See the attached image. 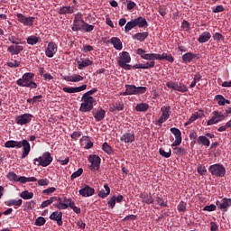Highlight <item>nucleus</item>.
<instances>
[{
	"label": "nucleus",
	"instance_id": "obj_1",
	"mask_svg": "<svg viewBox=\"0 0 231 231\" xmlns=\"http://www.w3.org/2000/svg\"><path fill=\"white\" fill-rule=\"evenodd\" d=\"M137 55H140L141 59L144 60H168V62H174V57L171 54L163 52L158 53H147V51L142 48L137 49Z\"/></svg>",
	"mask_w": 231,
	"mask_h": 231
},
{
	"label": "nucleus",
	"instance_id": "obj_2",
	"mask_svg": "<svg viewBox=\"0 0 231 231\" xmlns=\"http://www.w3.org/2000/svg\"><path fill=\"white\" fill-rule=\"evenodd\" d=\"M5 147L7 149H12L17 147V149H21V147L23 148V154L21 156L22 160H24L26 156L30 154V152L32 151V146H30V142L28 140L23 139V141H14L10 140L5 142Z\"/></svg>",
	"mask_w": 231,
	"mask_h": 231
},
{
	"label": "nucleus",
	"instance_id": "obj_3",
	"mask_svg": "<svg viewBox=\"0 0 231 231\" xmlns=\"http://www.w3.org/2000/svg\"><path fill=\"white\" fill-rule=\"evenodd\" d=\"M35 74L26 72L23 75L22 79H17L16 84L21 88H30V89H37V83L33 81Z\"/></svg>",
	"mask_w": 231,
	"mask_h": 231
},
{
	"label": "nucleus",
	"instance_id": "obj_4",
	"mask_svg": "<svg viewBox=\"0 0 231 231\" xmlns=\"http://www.w3.org/2000/svg\"><path fill=\"white\" fill-rule=\"evenodd\" d=\"M131 62V55L127 51H123L119 54V60H117V64L123 69L129 71L133 69V65H130Z\"/></svg>",
	"mask_w": 231,
	"mask_h": 231
},
{
	"label": "nucleus",
	"instance_id": "obj_5",
	"mask_svg": "<svg viewBox=\"0 0 231 231\" xmlns=\"http://www.w3.org/2000/svg\"><path fill=\"white\" fill-rule=\"evenodd\" d=\"M125 91L121 93L123 97H127L129 95H143L147 91L145 87H136L134 85H125Z\"/></svg>",
	"mask_w": 231,
	"mask_h": 231
},
{
	"label": "nucleus",
	"instance_id": "obj_6",
	"mask_svg": "<svg viewBox=\"0 0 231 231\" xmlns=\"http://www.w3.org/2000/svg\"><path fill=\"white\" fill-rule=\"evenodd\" d=\"M53 162V157H51V153L50 152H45L42 156L34 159V165H38V167H48Z\"/></svg>",
	"mask_w": 231,
	"mask_h": 231
},
{
	"label": "nucleus",
	"instance_id": "obj_7",
	"mask_svg": "<svg viewBox=\"0 0 231 231\" xmlns=\"http://www.w3.org/2000/svg\"><path fill=\"white\" fill-rule=\"evenodd\" d=\"M82 103L79 107V111L81 113H89L93 109V104H95V97H86L82 96L81 97Z\"/></svg>",
	"mask_w": 231,
	"mask_h": 231
},
{
	"label": "nucleus",
	"instance_id": "obj_8",
	"mask_svg": "<svg viewBox=\"0 0 231 231\" xmlns=\"http://www.w3.org/2000/svg\"><path fill=\"white\" fill-rule=\"evenodd\" d=\"M208 171L212 174V176H217V178H223L225 174H226L225 166L219 163L209 166Z\"/></svg>",
	"mask_w": 231,
	"mask_h": 231
},
{
	"label": "nucleus",
	"instance_id": "obj_9",
	"mask_svg": "<svg viewBox=\"0 0 231 231\" xmlns=\"http://www.w3.org/2000/svg\"><path fill=\"white\" fill-rule=\"evenodd\" d=\"M162 111V115L159 118V120L157 121V125H159L160 127H162V124L167 122V120H169L170 116H171V106H163L161 108Z\"/></svg>",
	"mask_w": 231,
	"mask_h": 231
},
{
	"label": "nucleus",
	"instance_id": "obj_10",
	"mask_svg": "<svg viewBox=\"0 0 231 231\" xmlns=\"http://www.w3.org/2000/svg\"><path fill=\"white\" fill-rule=\"evenodd\" d=\"M166 86L169 88V89H173V91H179L180 93H187V91H189V88H187L185 84L179 82L168 81Z\"/></svg>",
	"mask_w": 231,
	"mask_h": 231
},
{
	"label": "nucleus",
	"instance_id": "obj_11",
	"mask_svg": "<svg viewBox=\"0 0 231 231\" xmlns=\"http://www.w3.org/2000/svg\"><path fill=\"white\" fill-rule=\"evenodd\" d=\"M17 21L23 24V26H29V28H32L33 26V23H35V17L33 16H29L26 17L24 14L18 13L16 14Z\"/></svg>",
	"mask_w": 231,
	"mask_h": 231
},
{
	"label": "nucleus",
	"instance_id": "obj_12",
	"mask_svg": "<svg viewBox=\"0 0 231 231\" xmlns=\"http://www.w3.org/2000/svg\"><path fill=\"white\" fill-rule=\"evenodd\" d=\"M212 116L209 120H208V125H214L215 124H219V122H223L225 120L226 116L225 114L219 111H214L212 113Z\"/></svg>",
	"mask_w": 231,
	"mask_h": 231
},
{
	"label": "nucleus",
	"instance_id": "obj_13",
	"mask_svg": "<svg viewBox=\"0 0 231 231\" xmlns=\"http://www.w3.org/2000/svg\"><path fill=\"white\" fill-rule=\"evenodd\" d=\"M216 206L218 210L222 212H227L228 208L231 207V199L224 198L221 200H217Z\"/></svg>",
	"mask_w": 231,
	"mask_h": 231
},
{
	"label": "nucleus",
	"instance_id": "obj_14",
	"mask_svg": "<svg viewBox=\"0 0 231 231\" xmlns=\"http://www.w3.org/2000/svg\"><path fill=\"white\" fill-rule=\"evenodd\" d=\"M88 162H89V163H91L90 171H92L93 172H95V171H98V169H100L101 159L99 156L89 155Z\"/></svg>",
	"mask_w": 231,
	"mask_h": 231
},
{
	"label": "nucleus",
	"instance_id": "obj_15",
	"mask_svg": "<svg viewBox=\"0 0 231 231\" xmlns=\"http://www.w3.org/2000/svg\"><path fill=\"white\" fill-rule=\"evenodd\" d=\"M32 118H33V115L23 114L15 118V122L18 125H26L32 122Z\"/></svg>",
	"mask_w": 231,
	"mask_h": 231
},
{
	"label": "nucleus",
	"instance_id": "obj_16",
	"mask_svg": "<svg viewBox=\"0 0 231 231\" xmlns=\"http://www.w3.org/2000/svg\"><path fill=\"white\" fill-rule=\"evenodd\" d=\"M171 133H172V134L175 136V141L171 144V147H178V145L181 144V131L176 127H173L171 128Z\"/></svg>",
	"mask_w": 231,
	"mask_h": 231
},
{
	"label": "nucleus",
	"instance_id": "obj_17",
	"mask_svg": "<svg viewBox=\"0 0 231 231\" xmlns=\"http://www.w3.org/2000/svg\"><path fill=\"white\" fill-rule=\"evenodd\" d=\"M57 53V44L53 42L48 43L47 49L45 51L46 57L51 59L53 55Z\"/></svg>",
	"mask_w": 231,
	"mask_h": 231
},
{
	"label": "nucleus",
	"instance_id": "obj_18",
	"mask_svg": "<svg viewBox=\"0 0 231 231\" xmlns=\"http://www.w3.org/2000/svg\"><path fill=\"white\" fill-rule=\"evenodd\" d=\"M92 115L96 122H102V120L106 118V110L102 108H97L92 111Z\"/></svg>",
	"mask_w": 231,
	"mask_h": 231
},
{
	"label": "nucleus",
	"instance_id": "obj_19",
	"mask_svg": "<svg viewBox=\"0 0 231 231\" xmlns=\"http://www.w3.org/2000/svg\"><path fill=\"white\" fill-rule=\"evenodd\" d=\"M79 194L83 198H89L95 194V189L89 187L88 185H85L84 188L79 189Z\"/></svg>",
	"mask_w": 231,
	"mask_h": 231
},
{
	"label": "nucleus",
	"instance_id": "obj_20",
	"mask_svg": "<svg viewBox=\"0 0 231 231\" xmlns=\"http://www.w3.org/2000/svg\"><path fill=\"white\" fill-rule=\"evenodd\" d=\"M88 88V85H82L80 87H65L63 88V91L65 93H80V91L86 90Z\"/></svg>",
	"mask_w": 231,
	"mask_h": 231
},
{
	"label": "nucleus",
	"instance_id": "obj_21",
	"mask_svg": "<svg viewBox=\"0 0 231 231\" xmlns=\"http://www.w3.org/2000/svg\"><path fill=\"white\" fill-rule=\"evenodd\" d=\"M24 50L23 45H11L7 48V51L11 53V55H19Z\"/></svg>",
	"mask_w": 231,
	"mask_h": 231
},
{
	"label": "nucleus",
	"instance_id": "obj_22",
	"mask_svg": "<svg viewBox=\"0 0 231 231\" xmlns=\"http://www.w3.org/2000/svg\"><path fill=\"white\" fill-rule=\"evenodd\" d=\"M50 219L52 221H57V225L59 226H62V212L54 211L52 214H51Z\"/></svg>",
	"mask_w": 231,
	"mask_h": 231
},
{
	"label": "nucleus",
	"instance_id": "obj_23",
	"mask_svg": "<svg viewBox=\"0 0 231 231\" xmlns=\"http://www.w3.org/2000/svg\"><path fill=\"white\" fill-rule=\"evenodd\" d=\"M193 59H199V54L187 52L184 55H182V60L184 64H189V62H192Z\"/></svg>",
	"mask_w": 231,
	"mask_h": 231
},
{
	"label": "nucleus",
	"instance_id": "obj_24",
	"mask_svg": "<svg viewBox=\"0 0 231 231\" xmlns=\"http://www.w3.org/2000/svg\"><path fill=\"white\" fill-rule=\"evenodd\" d=\"M134 22L135 23V26H138V28H147V26H149L147 20L142 16L134 19Z\"/></svg>",
	"mask_w": 231,
	"mask_h": 231
},
{
	"label": "nucleus",
	"instance_id": "obj_25",
	"mask_svg": "<svg viewBox=\"0 0 231 231\" xmlns=\"http://www.w3.org/2000/svg\"><path fill=\"white\" fill-rule=\"evenodd\" d=\"M111 44H113L115 50L118 51H122L124 45H122V41L118 37H112L110 40Z\"/></svg>",
	"mask_w": 231,
	"mask_h": 231
},
{
	"label": "nucleus",
	"instance_id": "obj_26",
	"mask_svg": "<svg viewBox=\"0 0 231 231\" xmlns=\"http://www.w3.org/2000/svg\"><path fill=\"white\" fill-rule=\"evenodd\" d=\"M63 79L67 82H81V80H84V77H82L79 74H73L71 76H65Z\"/></svg>",
	"mask_w": 231,
	"mask_h": 231
},
{
	"label": "nucleus",
	"instance_id": "obj_27",
	"mask_svg": "<svg viewBox=\"0 0 231 231\" xmlns=\"http://www.w3.org/2000/svg\"><path fill=\"white\" fill-rule=\"evenodd\" d=\"M140 198L143 199V203H146V205H152L154 203V198L151 193H143L140 195Z\"/></svg>",
	"mask_w": 231,
	"mask_h": 231
},
{
	"label": "nucleus",
	"instance_id": "obj_28",
	"mask_svg": "<svg viewBox=\"0 0 231 231\" xmlns=\"http://www.w3.org/2000/svg\"><path fill=\"white\" fill-rule=\"evenodd\" d=\"M134 141V134L125 133L121 136V142H124L125 143H133Z\"/></svg>",
	"mask_w": 231,
	"mask_h": 231
},
{
	"label": "nucleus",
	"instance_id": "obj_29",
	"mask_svg": "<svg viewBox=\"0 0 231 231\" xmlns=\"http://www.w3.org/2000/svg\"><path fill=\"white\" fill-rule=\"evenodd\" d=\"M211 37H212V35L210 34V32H202V33L199 35L198 41H199V42L200 44H203V43H205V42H208V41H210Z\"/></svg>",
	"mask_w": 231,
	"mask_h": 231
},
{
	"label": "nucleus",
	"instance_id": "obj_30",
	"mask_svg": "<svg viewBox=\"0 0 231 231\" xmlns=\"http://www.w3.org/2000/svg\"><path fill=\"white\" fill-rule=\"evenodd\" d=\"M75 7L74 6H62L59 10L60 15H66V14H74Z\"/></svg>",
	"mask_w": 231,
	"mask_h": 231
},
{
	"label": "nucleus",
	"instance_id": "obj_31",
	"mask_svg": "<svg viewBox=\"0 0 231 231\" xmlns=\"http://www.w3.org/2000/svg\"><path fill=\"white\" fill-rule=\"evenodd\" d=\"M149 37V32H137L133 36V39H135V41H139L140 42H143L145 39Z\"/></svg>",
	"mask_w": 231,
	"mask_h": 231
},
{
	"label": "nucleus",
	"instance_id": "obj_32",
	"mask_svg": "<svg viewBox=\"0 0 231 231\" xmlns=\"http://www.w3.org/2000/svg\"><path fill=\"white\" fill-rule=\"evenodd\" d=\"M6 207H21L23 205V199H9L5 202Z\"/></svg>",
	"mask_w": 231,
	"mask_h": 231
},
{
	"label": "nucleus",
	"instance_id": "obj_33",
	"mask_svg": "<svg viewBox=\"0 0 231 231\" xmlns=\"http://www.w3.org/2000/svg\"><path fill=\"white\" fill-rule=\"evenodd\" d=\"M93 61L89 59L80 60L78 61L79 69H84V68H88V66H91Z\"/></svg>",
	"mask_w": 231,
	"mask_h": 231
},
{
	"label": "nucleus",
	"instance_id": "obj_34",
	"mask_svg": "<svg viewBox=\"0 0 231 231\" xmlns=\"http://www.w3.org/2000/svg\"><path fill=\"white\" fill-rule=\"evenodd\" d=\"M80 143L81 145H85V149H91V147H93V142H91L88 136H83L80 139Z\"/></svg>",
	"mask_w": 231,
	"mask_h": 231
},
{
	"label": "nucleus",
	"instance_id": "obj_35",
	"mask_svg": "<svg viewBox=\"0 0 231 231\" xmlns=\"http://www.w3.org/2000/svg\"><path fill=\"white\" fill-rule=\"evenodd\" d=\"M198 143L199 145H204L205 147H210V140L205 135H200L198 138Z\"/></svg>",
	"mask_w": 231,
	"mask_h": 231
},
{
	"label": "nucleus",
	"instance_id": "obj_36",
	"mask_svg": "<svg viewBox=\"0 0 231 231\" xmlns=\"http://www.w3.org/2000/svg\"><path fill=\"white\" fill-rule=\"evenodd\" d=\"M104 189H101L98 192V197L102 198L104 199V198H107V196H109V194H111V189H109V186L107 184L104 185Z\"/></svg>",
	"mask_w": 231,
	"mask_h": 231
},
{
	"label": "nucleus",
	"instance_id": "obj_37",
	"mask_svg": "<svg viewBox=\"0 0 231 231\" xmlns=\"http://www.w3.org/2000/svg\"><path fill=\"white\" fill-rule=\"evenodd\" d=\"M86 23V22L83 21H73L72 25V32H80L82 31V24Z\"/></svg>",
	"mask_w": 231,
	"mask_h": 231
},
{
	"label": "nucleus",
	"instance_id": "obj_38",
	"mask_svg": "<svg viewBox=\"0 0 231 231\" xmlns=\"http://www.w3.org/2000/svg\"><path fill=\"white\" fill-rule=\"evenodd\" d=\"M215 99L217 100L218 106H225V104H230V100L225 98L222 95H217L215 97Z\"/></svg>",
	"mask_w": 231,
	"mask_h": 231
},
{
	"label": "nucleus",
	"instance_id": "obj_39",
	"mask_svg": "<svg viewBox=\"0 0 231 231\" xmlns=\"http://www.w3.org/2000/svg\"><path fill=\"white\" fill-rule=\"evenodd\" d=\"M39 41H41V38L35 35H31L27 38V44H30V46H35Z\"/></svg>",
	"mask_w": 231,
	"mask_h": 231
},
{
	"label": "nucleus",
	"instance_id": "obj_40",
	"mask_svg": "<svg viewBox=\"0 0 231 231\" xmlns=\"http://www.w3.org/2000/svg\"><path fill=\"white\" fill-rule=\"evenodd\" d=\"M147 109H149V104H147V103H141V104L136 105V106H135V110L140 113H143V112L147 111Z\"/></svg>",
	"mask_w": 231,
	"mask_h": 231
},
{
	"label": "nucleus",
	"instance_id": "obj_41",
	"mask_svg": "<svg viewBox=\"0 0 231 231\" xmlns=\"http://www.w3.org/2000/svg\"><path fill=\"white\" fill-rule=\"evenodd\" d=\"M173 152L177 156H185L187 154V150L183 147H175L173 148Z\"/></svg>",
	"mask_w": 231,
	"mask_h": 231
},
{
	"label": "nucleus",
	"instance_id": "obj_42",
	"mask_svg": "<svg viewBox=\"0 0 231 231\" xmlns=\"http://www.w3.org/2000/svg\"><path fill=\"white\" fill-rule=\"evenodd\" d=\"M133 28H136V23H135L134 20H132L125 24V32L128 33V32H131V30H133Z\"/></svg>",
	"mask_w": 231,
	"mask_h": 231
},
{
	"label": "nucleus",
	"instance_id": "obj_43",
	"mask_svg": "<svg viewBox=\"0 0 231 231\" xmlns=\"http://www.w3.org/2000/svg\"><path fill=\"white\" fill-rule=\"evenodd\" d=\"M57 201H60V202L54 204V207H56V208H59V210H66V208H68L69 205L66 203H63L60 200V198H57Z\"/></svg>",
	"mask_w": 231,
	"mask_h": 231
},
{
	"label": "nucleus",
	"instance_id": "obj_44",
	"mask_svg": "<svg viewBox=\"0 0 231 231\" xmlns=\"http://www.w3.org/2000/svg\"><path fill=\"white\" fill-rule=\"evenodd\" d=\"M57 197H51L50 199L43 201L41 205L42 208H46V207H50V205H51V203H53L54 201H57Z\"/></svg>",
	"mask_w": 231,
	"mask_h": 231
},
{
	"label": "nucleus",
	"instance_id": "obj_45",
	"mask_svg": "<svg viewBox=\"0 0 231 231\" xmlns=\"http://www.w3.org/2000/svg\"><path fill=\"white\" fill-rule=\"evenodd\" d=\"M20 198L23 199H32L33 198V192L24 190L20 194Z\"/></svg>",
	"mask_w": 231,
	"mask_h": 231
},
{
	"label": "nucleus",
	"instance_id": "obj_46",
	"mask_svg": "<svg viewBox=\"0 0 231 231\" xmlns=\"http://www.w3.org/2000/svg\"><path fill=\"white\" fill-rule=\"evenodd\" d=\"M8 41L9 42H11V44H15V45L24 44V42L21 41L15 36H9Z\"/></svg>",
	"mask_w": 231,
	"mask_h": 231
},
{
	"label": "nucleus",
	"instance_id": "obj_47",
	"mask_svg": "<svg viewBox=\"0 0 231 231\" xmlns=\"http://www.w3.org/2000/svg\"><path fill=\"white\" fill-rule=\"evenodd\" d=\"M159 153L163 158H171V156H172V151H171V149H169L167 152H165V150L161 148V149H159Z\"/></svg>",
	"mask_w": 231,
	"mask_h": 231
},
{
	"label": "nucleus",
	"instance_id": "obj_48",
	"mask_svg": "<svg viewBox=\"0 0 231 231\" xmlns=\"http://www.w3.org/2000/svg\"><path fill=\"white\" fill-rule=\"evenodd\" d=\"M102 149L104 152H106V154H113L114 152L113 148L107 143H103Z\"/></svg>",
	"mask_w": 231,
	"mask_h": 231
},
{
	"label": "nucleus",
	"instance_id": "obj_49",
	"mask_svg": "<svg viewBox=\"0 0 231 231\" xmlns=\"http://www.w3.org/2000/svg\"><path fill=\"white\" fill-rule=\"evenodd\" d=\"M82 30L87 32H93V30H95V26L85 22V23L82 24Z\"/></svg>",
	"mask_w": 231,
	"mask_h": 231
},
{
	"label": "nucleus",
	"instance_id": "obj_50",
	"mask_svg": "<svg viewBox=\"0 0 231 231\" xmlns=\"http://www.w3.org/2000/svg\"><path fill=\"white\" fill-rule=\"evenodd\" d=\"M82 172H84V170L82 168H79L77 171L73 172L71 174L70 180H77V178H79V176H82Z\"/></svg>",
	"mask_w": 231,
	"mask_h": 231
},
{
	"label": "nucleus",
	"instance_id": "obj_51",
	"mask_svg": "<svg viewBox=\"0 0 231 231\" xmlns=\"http://www.w3.org/2000/svg\"><path fill=\"white\" fill-rule=\"evenodd\" d=\"M151 61L146 62L145 64H143V69H149L150 68H154V66H156V60H148Z\"/></svg>",
	"mask_w": 231,
	"mask_h": 231
},
{
	"label": "nucleus",
	"instance_id": "obj_52",
	"mask_svg": "<svg viewBox=\"0 0 231 231\" xmlns=\"http://www.w3.org/2000/svg\"><path fill=\"white\" fill-rule=\"evenodd\" d=\"M19 176H17V174H15V172H9L7 174V179L9 181H17Z\"/></svg>",
	"mask_w": 231,
	"mask_h": 231
},
{
	"label": "nucleus",
	"instance_id": "obj_53",
	"mask_svg": "<svg viewBox=\"0 0 231 231\" xmlns=\"http://www.w3.org/2000/svg\"><path fill=\"white\" fill-rule=\"evenodd\" d=\"M217 208V205L211 204L203 208V210L206 212H214Z\"/></svg>",
	"mask_w": 231,
	"mask_h": 231
},
{
	"label": "nucleus",
	"instance_id": "obj_54",
	"mask_svg": "<svg viewBox=\"0 0 231 231\" xmlns=\"http://www.w3.org/2000/svg\"><path fill=\"white\" fill-rule=\"evenodd\" d=\"M9 68H19L21 66V61L14 60L6 63Z\"/></svg>",
	"mask_w": 231,
	"mask_h": 231
},
{
	"label": "nucleus",
	"instance_id": "obj_55",
	"mask_svg": "<svg viewBox=\"0 0 231 231\" xmlns=\"http://www.w3.org/2000/svg\"><path fill=\"white\" fill-rule=\"evenodd\" d=\"M197 171L200 174V176H205L207 174V168L205 166L199 165Z\"/></svg>",
	"mask_w": 231,
	"mask_h": 231
},
{
	"label": "nucleus",
	"instance_id": "obj_56",
	"mask_svg": "<svg viewBox=\"0 0 231 231\" xmlns=\"http://www.w3.org/2000/svg\"><path fill=\"white\" fill-rule=\"evenodd\" d=\"M44 223H46V218H44L43 217H39L36 220H35V225L37 226H42V225H44Z\"/></svg>",
	"mask_w": 231,
	"mask_h": 231
},
{
	"label": "nucleus",
	"instance_id": "obj_57",
	"mask_svg": "<svg viewBox=\"0 0 231 231\" xmlns=\"http://www.w3.org/2000/svg\"><path fill=\"white\" fill-rule=\"evenodd\" d=\"M38 185L40 187H46L50 185V180L48 179H41L38 180Z\"/></svg>",
	"mask_w": 231,
	"mask_h": 231
},
{
	"label": "nucleus",
	"instance_id": "obj_58",
	"mask_svg": "<svg viewBox=\"0 0 231 231\" xmlns=\"http://www.w3.org/2000/svg\"><path fill=\"white\" fill-rule=\"evenodd\" d=\"M156 203L160 207H167V202H165L162 197L156 198Z\"/></svg>",
	"mask_w": 231,
	"mask_h": 231
},
{
	"label": "nucleus",
	"instance_id": "obj_59",
	"mask_svg": "<svg viewBox=\"0 0 231 231\" xmlns=\"http://www.w3.org/2000/svg\"><path fill=\"white\" fill-rule=\"evenodd\" d=\"M214 41H225V36L219 32H216L213 34Z\"/></svg>",
	"mask_w": 231,
	"mask_h": 231
},
{
	"label": "nucleus",
	"instance_id": "obj_60",
	"mask_svg": "<svg viewBox=\"0 0 231 231\" xmlns=\"http://www.w3.org/2000/svg\"><path fill=\"white\" fill-rule=\"evenodd\" d=\"M195 120H198V116L192 115L190 118L184 124L185 127H187V125H190V124H192V122H195Z\"/></svg>",
	"mask_w": 231,
	"mask_h": 231
},
{
	"label": "nucleus",
	"instance_id": "obj_61",
	"mask_svg": "<svg viewBox=\"0 0 231 231\" xmlns=\"http://www.w3.org/2000/svg\"><path fill=\"white\" fill-rule=\"evenodd\" d=\"M178 210L179 212H185V210H187V203L185 202H180L178 205Z\"/></svg>",
	"mask_w": 231,
	"mask_h": 231
},
{
	"label": "nucleus",
	"instance_id": "obj_62",
	"mask_svg": "<svg viewBox=\"0 0 231 231\" xmlns=\"http://www.w3.org/2000/svg\"><path fill=\"white\" fill-rule=\"evenodd\" d=\"M115 205H116V197L114 196L108 200V207L115 208Z\"/></svg>",
	"mask_w": 231,
	"mask_h": 231
},
{
	"label": "nucleus",
	"instance_id": "obj_63",
	"mask_svg": "<svg viewBox=\"0 0 231 231\" xmlns=\"http://www.w3.org/2000/svg\"><path fill=\"white\" fill-rule=\"evenodd\" d=\"M56 190L55 188L51 187L49 189H43L42 194H47V196H50V194H53V192Z\"/></svg>",
	"mask_w": 231,
	"mask_h": 231
},
{
	"label": "nucleus",
	"instance_id": "obj_64",
	"mask_svg": "<svg viewBox=\"0 0 231 231\" xmlns=\"http://www.w3.org/2000/svg\"><path fill=\"white\" fill-rule=\"evenodd\" d=\"M114 111H124V104L116 103V106H114Z\"/></svg>",
	"mask_w": 231,
	"mask_h": 231
}]
</instances>
